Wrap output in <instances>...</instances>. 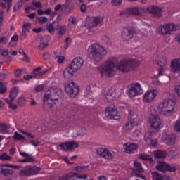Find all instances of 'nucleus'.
Here are the masks:
<instances>
[{
  "label": "nucleus",
  "mask_w": 180,
  "mask_h": 180,
  "mask_svg": "<svg viewBox=\"0 0 180 180\" xmlns=\"http://www.w3.org/2000/svg\"><path fill=\"white\" fill-rule=\"evenodd\" d=\"M74 72H76L75 70H74L72 68H71V66L69 65V66L66 68L63 71V77L68 79L69 78H71L72 75H74Z\"/></svg>",
  "instance_id": "393cba45"
},
{
  "label": "nucleus",
  "mask_w": 180,
  "mask_h": 180,
  "mask_svg": "<svg viewBox=\"0 0 180 180\" xmlns=\"http://www.w3.org/2000/svg\"><path fill=\"white\" fill-rule=\"evenodd\" d=\"M95 88H96V85L91 84L86 87V90L84 94V96L86 98L89 95H92V92L95 91Z\"/></svg>",
  "instance_id": "c756f323"
},
{
  "label": "nucleus",
  "mask_w": 180,
  "mask_h": 180,
  "mask_svg": "<svg viewBox=\"0 0 180 180\" xmlns=\"http://www.w3.org/2000/svg\"><path fill=\"white\" fill-rule=\"evenodd\" d=\"M108 54V51L101 44L94 43L89 46L87 49V55L89 58L93 60L96 63L103 60L105 56Z\"/></svg>",
  "instance_id": "20e7f679"
},
{
  "label": "nucleus",
  "mask_w": 180,
  "mask_h": 180,
  "mask_svg": "<svg viewBox=\"0 0 180 180\" xmlns=\"http://www.w3.org/2000/svg\"><path fill=\"white\" fill-rule=\"evenodd\" d=\"M70 178H72V173L65 174L58 178V180H70Z\"/></svg>",
  "instance_id": "5fc2aeb1"
},
{
  "label": "nucleus",
  "mask_w": 180,
  "mask_h": 180,
  "mask_svg": "<svg viewBox=\"0 0 180 180\" xmlns=\"http://www.w3.org/2000/svg\"><path fill=\"white\" fill-rule=\"evenodd\" d=\"M50 40H51V38H50V36L49 35L42 37L40 41L39 49H46V47L49 46V41H50Z\"/></svg>",
  "instance_id": "b1692460"
},
{
  "label": "nucleus",
  "mask_w": 180,
  "mask_h": 180,
  "mask_svg": "<svg viewBox=\"0 0 180 180\" xmlns=\"http://www.w3.org/2000/svg\"><path fill=\"white\" fill-rule=\"evenodd\" d=\"M9 51H8V49H4L1 51V56H2V57H7Z\"/></svg>",
  "instance_id": "0e129e2a"
},
{
  "label": "nucleus",
  "mask_w": 180,
  "mask_h": 180,
  "mask_svg": "<svg viewBox=\"0 0 180 180\" xmlns=\"http://www.w3.org/2000/svg\"><path fill=\"white\" fill-rule=\"evenodd\" d=\"M153 180H171L169 177L165 176H163L160 173L154 172L152 173Z\"/></svg>",
  "instance_id": "bb28decb"
},
{
  "label": "nucleus",
  "mask_w": 180,
  "mask_h": 180,
  "mask_svg": "<svg viewBox=\"0 0 180 180\" xmlns=\"http://www.w3.org/2000/svg\"><path fill=\"white\" fill-rule=\"evenodd\" d=\"M105 150H106V148H98L96 150V153H97L98 155H99L100 157H103Z\"/></svg>",
  "instance_id": "603ef678"
},
{
  "label": "nucleus",
  "mask_w": 180,
  "mask_h": 180,
  "mask_svg": "<svg viewBox=\"0 0 180 180\" xmlns=\"http://www.w3.org/2000/svg\"><path fill=\"white\" fill-rule=\"evenodd\" d=\"M32 26V23L30 22H25L22 27V32H29V29Z\"/></svg>",
  "instance_id": "a18cd8bd"
},
{
  "label": "nucleus",
  "mask_w": 180,
  "mask_h": 180,
  "mask_svg": "<svg viewBox=\"0 0 180 180\" xmlns=\"http://www.w3.org/2000/svg\"><path fill=\"white\" fill-rule=\"evenodd\" d=\"M39 172H40V167L27 166L21 169L19 174L21 176H30V175H36Z\"/></svg>",
  "instance_id": "f8f14e48"
},
{
  "label": "nucleus",
  "mask_w": 180,
  "mask_h": 180,
  "mask_svg": "<svg viewBox=\"0 0 180 180\" xmlns=\"http://www.w3.org/2000/svg\"><path fill=\"white\" fill-rule=\"evenodd\" d=\"M134 115V110H129L128 112V120L129 119H136V118H133Z\"/></svg>",
  "instance_id": "69168bd1"
},
{
  "label": "nucleus",
  "mask_w": 180,
  "mask_h": 180,
  "mask_svg": "<svg viewBox=\"0 0 180 180\" xmlns=\"http://www.w3.org/2000/svg\"><path fill=\"white\" fill-rule=\"evenodd\" d=\"M171 72L180 74V58L172 60L170 63Z\"/></svg>",
  "instance_id": "6ab92c4d"
},
{
  "label": "nucleus",
  "mask_w": 180,
  "mask_h": 180,
  "mask_svg": "<svg viewBox=\"0 0 180 180\" xmlns=\"http://www.w3.org/2000/svg\"><path fill=\"white\" fill-rule=\"evenodd\" d=\"M101 40H103V41H104V43H106V44H108V46H110V44H112V42L110 41L109 37L106 35H103L101 37Z\"/></svg>",
  "instance_id": "864d4df0"
},
{
  "label": "nucleus",
  "mask_w": 180,
  "mask_h": 180,
  "mask_svg": "<svg viewBox=\"0 0 180 180\" xmlns=\"http://www.w3.org/2000/svg\"><path fill=\"white\" fill-rule=\"evenodd\" d=\"M175 131L180 132V120H177L174 127Z\"/></svg>",
  "instance_id": "4d7b16f0"
},
{
  "label": "nucleus",
  "mask_w": 180,
  "mask_h": 180,
  "mask_svg": "<svg viewBox=\"0 0 180 180\" xmlns=\"http://www.w3.org/2000/svg\"><path fill=\"white\" fill-rule=\"evenodd\" d=\"M19 153L21 157H25L24 159L20 160V162H34V161H36V160H34V158H33V156L31 154H28L26 152H22L20 150H19Z\"/></svg>",
  "instance_id": "4be33fe9"
},
{
  "label": "nucleus",
  "mask_w": 180,
  "mask_h": 180,
  "mask_svg": "<svg viewBox=\"0 0 180 180\" xmlns=\"http://www.w3.org/2000/svg\"><path fill=\"white\" fill-rule=\"evenodd\" d=\"M153 138L151 136V132L148 131L145 134L144 139L146 141H148V140H151Z\"/></svg>",
  "instance_id": "13d9d810"
},
{
  "label": "nucleus",
  "mask_w": 180,
  "mask_h": 180,
  "mask_svg": "<svg viewBox=\"0 0 180 180\" xmlns=\"http://www.w3.org/2000/svg\"><path fill=\"white\" fill-rule=\"evenodd\" d=\"M164 142L167 146H171L172 143H175V137L168 135L164 139Z\"/></svg>",
  "instance_id": "f704fd0d"
},
{
  "label": "nucleus",
  "mask_w": 180,
  "mask_h": 180,
  "mask_svg": "<svg viewBox=\"0 0 180 180\" xmlns=\"http://www.w3.org/2000/svg\"><path fill=\"white\" fill-rule=\"evenodd\" d=\"M86 134V129L79 127L77 130V136H85Z\"/></svg>",
  "instance_id": "c03bdc74"
},
{
  "label": "nucleus",
  "mask_w": 180,
  "mask_h": 180,
  "mask_svg": "<svg viewBox=\"0 0 180 180\" xmlns=\"http://www.w3.org/2000/svg\"><path fill=\"white\" fill-rule=\"evenodd\" d=\"M117 63V58L115 57L108 58L104 64L97 68L98 74L101 75V77L105 76L112 78L115 65L117 70L126 73L134 71L140 65V61L134 58H124L122 59L118 63Z\"/></svg>",
  "instance_id": "f257e3e1"
},
{
  "label": "nucleus",
  "mask_w": 180,
  "mask_h": 180,
  "mask_svg": "<svg viewBox=\"0 0 180 180\" xmlns=\"http://www.w3.org/2000/svg\"><path fill=\"white\" fill-rule=\"evenodd\" d=\"M18 104L19 106H25L26 105V98L25 97H20L18 100Z\"/></svg>",
  "instance_id": "8fccbe9b"
},
{
  "label": "nucleus",
  "mask_w": 180,
  "mask_h": 180,
  "mask_svg": "<svg viewBox=\"0 0 180 180\" xmlns=\"http://www.w3.org/2000/svg\"><path fill=\"white\" fill-rule=\"evenodd\" d=\"M69 65L74 71L77 72L78 70H81L84 65V59L81 57L75 58Z\"/></svg>",
  "instance_id": "a211bd4d"
},
{
  "label": "nucleus",
  "mask_w": 180,
  "mask_h": 180,
  "mask_svg": "<svg viewBox=\"0 0 180 180\" xmlns=\"http://www.w3.org/2000/svg\"><path fill=\"white\" fill-rule=\"evenodd\" d=\"M144 13H146V8L136 6L122 10L120 13V16H141Z\"/></svg>",
  "instance_id": "423d86ee"
},
{
  "label": "nucleus",
  "mask_w": 180,
  "mask_h": 180,
  "mask_svg": "<svg viewBox=\"0 0 180 180\" xmlns=\"http://www.w3.org/2000/svg\"><path fill=\"white\" fill-rule=\"evenodd\" d=\"M144 90L141 87V84L139 82H134L127 87V95L129 98H134L139 95H142Z\"/></svg>",
  "instance_id": "0eeeda50"
},
{
  "label": "nucleus",
  "mask_w": 180,
  "mask_h": 180,
  "mask_svg": "<svg viewBox=\"0 0 180 180\" xmlns=\"http://www.w3.org/2000/svg\"><path fill=\"white\" fill-rule=\"evenodd\" d=\"M122 37L125 41L133 40L135 43H143L146 40V34L141 31L134 32L131 27H127L123 29Z\"/></svg>",
  "instance_id": "39448f33"
},
{
  "label": "nucleus",
  "mask_w": 180,
  "mask_h": 180,
  "mask_svg": "<svg viewBox=\"0 0 180 180\" xmlns=\"http://www.w3.org/2000/svg\"><path fill=\"white\" fill-rule=\"evenodd\" d=\"M13 139V140H15V141H20L21 140H26V138L25 136H23V135L19 134L18 131H15L14 133Z\"/></svg>",
  "instance_id": "c9c22d12"
},
{
  "label": "nucleus",
  "mask_w": 180,
  "mask_h": 180,
  "mask_svg": "<svg viewBox=\"0 0 180 180\" xmlns=\"http://www.w3.org/2000/svg\"><path fill=\"white\" fill-rule=\"evenodd\" d=\"M70 115H72V116L70 117L71 119H75V120H77V122H79L81 117H82V115H79V112H74L72 111H70Z\"/></svg>",
  "instance_id": "58836bf2"
},
{
  "label": "nucleus",
  "mask_w": 180,
  "mask_h": 180,
  "mask_svg": "<svg viewBox=\"0 0 180 180\" xmlns=\"http://www.w3.org/2000/svg\"><path fill=\"white\" fill-rule=\"evenodd\" d=\"M103 22V18L101 16L91 18L86 20V27L89 30V34H94L96 30V27Z\"/></svg>",
  "instance_id": "6e6552de"
},
{
  "label": "nucleus",
  "mask_w": 180,
  "mask_h": 180,
  "mask_svg": "<svg viewBox=\"0 0 180 180\" xmlns=\"http://www.w3.org/2000/svg\"><path fill=\"white\" fill-rule=\"evenodd\" d=\"M123 0H112L111 4L112 5V6H120Z\"/></svg>",
  "instance_id": "6e6d98bb"
},
{
  "label": "nucleus",
  "mask_w": 180,
  "mask_h": 180,
  "mask_svg": "<svg viewBox=\"0 0 180 180\" xmlns=\"http://www.w3.org/2000/svg\"><path fill=\"white\" fill-rule=\"evenodd\" d=\"M174 92L178 95V96H180V84L175 86Z\"/></svg>",
  "instance_id": "338daca9"
},
{
  "label": "nucleus",
  "mask_w": 180,
  "mask_h": 180,
  "mask_svg": "<svg viewBox=\"0 0 180 180\" xmlns=\"http://www.w3.org/2000/svg\"><path fill=\"white\" fill-rule=\"evenodd\" d=\"M156 169H158V171H160V172H176V167L169 165L165 163V162H158L156 165Z\"/></svg>",
  "instance_id": "ddd939ff"
},
{
  "label": "nucleus",
  "mask_w": 180,
  "mask_h": 180,
  "mask_svg": "<svg viewBox=\"0 0 180 180\" xmlns=\"http://www.w3.org/2000/svg\"><path fill=\"white\" fill-rule=\"evenodd\" d=\"M137 120L129 119L128 122L124 125L123 129L126 131H130L131 130H133V127H134V126H137Z\"/></svg>",
  "instance_id": "5701e85b"
},
{
  "label": "nucleus",
  "mask_w": 180,
  "mask_h": 180,
  "mask_svg": "<svg viewBox=\"0 0 180 180\" xmlns=\"http://www.w3.org/2000/svg\"><path fill=\"white\" fill-rule=\"evenodd\" d=\"M139 146L134 143H127L124 144V149L127 154H134L137 151Z\"/></svg>",
  "instance_id": "412c9836"
},
{
  "label": "nucleus",
  "mask_w": 180,
  "mask_h": 180,
  "mask_svg": "<svg viewBox=\"0 0 180 180\" xmlns=\"http://www.w3.org/2000/svg\"><path fill=\"white\" fill-rule=\"evenodd\" d=\"M72 178H76V179L75 180H79V179L85 180V178H86V175L85 174L78 175V173H72Z\"/></svg>",
  "instance_id": "37998d69"
},
{
  "label": "nucleus",
  "mask_w": 180,
  "mask_h": 180,
  "mask_svg": "<svg viewBox=\"0 0 180 180\" xmlns=\"http://www.w3.org/2000/svg\"><path fill=\"white\" fill-rule=\"evenodd\" d=\"M18 96V89H16V87H14L12 89V90L10 91L9 94V98H10V101H13V99H15V98H16V96Z\"/></svg>",
  "instance_id": "e433bc0d"
},
{
  "label": "nucleus",
  "mask_w": 180,
  "mask_h": 180,
  "mask_svg": "<svg viewBox=\"0 0 180 180\" xmlns=\"http://www.w3.org/2000/svg\"><path fill=\"white\" fill-rule=\"evenodd\" d=\"M12 158L9 155H8L6 153H2L0 155V160H2V161H11Z\"/></svg>",
  "instance_id": "de8ad7c7"
},
{
  "label": "nucleus",
  "mask_w": 180,
  "mask_h": 180,
  "mask_svg": "<svg viewBox=\"0 0 180 180\" xmlns=\"http://www.w3.org/2000/svg\"><path fill=\"white\" fill-rule=\"evenodd\" d=\"M4 101L8 103V105L11 109L15 110V109L18 108V105H16L15 103H13L12 100H9L8 98H5Z\"/></svg>",
  "instance_id": "ea45409f"
},
{
  "label": "nucleus",
  "mask_w": 180,
  "mask_h": 180,
  "mask_svg": "<svg viewBox=\"0 0 180 180\" xmlns=\"http://www.w3.org/2000/svg\"><path fill=\"white\" fill-rule=\"evenodd\" d=\"M1 174L5 176H6L7 175H12V174H13V170L8 168H3L1 169Z\"/></svg>",
  "instance_id": "79ce46f5"
},
{
  "label": "nucleus",
  "mask_w": 180,
  "mask_h": 180,
  "mask_svg": "<svg viewBox=\"0 0 180 180\" xmlns=\"http://www.w3.org/2000/svg\"><path fill=\"white\" fill-rule=\"evenodd\" d=\"M105 115L108 119H113L114 120H119L120 119V115L117 112V108H116L115 105H110L106 108Z\"/></svg>",
  "instance_id": "9b49d317"
},
{
  "label": "nucleus",
  "mask_w": 180,
  "mask_h": 180,
  "mask_svg": "<svg viewBox=\"0 0 180 180\" xmlns=\"http://www.w3.org/2000/svg\"><path fill=\"white\" fill-rule=\"evenodd\" d=\"M63 95L64 93L63 92V90L60 89L51 88L47 90L44 96V109H45V110H47V109L53 108L54 105H57V103H58V101H60V99H63Z\"/></svg>",
  "instance_id": "f03ea898"
},
{
  "label": "nucleus",
  "mask_w": 180,
  "mask_h": 180,
  "mask_svg": "<svg viewBox=\"0 0 180 180\" xmlns=\"http://www.w3.org/2000/svg\"><path fill=\"white\" fill-rule=\"evenodd\" d=\"M146 11L150 13L153 18H161L162 16V8L158 6H149Z\"/></svg>",
  "instance_id": "dca6fc26"
},
{
  "label": "nucleus",
  "mask_w": 180,
  "mask_h": 180,
  "mask_svg": "<svg viewBox=\"0 0 180 180\" xmlns=\"http://www.w3.org/2000/svg\"><path fill=\"white\" fill-rule=\"evenodd\" d=\"M46 30L49 32V33H54V25L53 23H49L46 26Z\"/></svg>",
  "instance_id": "3c124183"
},
{
  "label": "nucleus",
  "mask_w": 180,
  "mask_h": 180,
  "mask_svg": "<svg viewBox=\"0 0 180 180\" xmlns=\"http://www.w3.org/2000/svg\"><path fill=\"white\" fill-rule=\"evenodd\" d=\"M150 144L151 146H153V147H157V146H158V141L157 140V139H150Z\"/></svg>",
  "instance_id": "e2e57ef3"
},
{
  "label": "nucleus",
  "mask_w": 180,
  "mask_h": 180,
  "mask_svg": "<svg viewBox=\"0 0 180 180\" xmlns=\"http://www.w3.org/2000/svg\"><path fill=\"white\" fill-rule=\"evenodd\" d=\"M104 96L105 98V102H112L114 99L113 97V90H108L105 94Z\"/></svg>",
  "instance_id": "2f4dec72"
},
{
  "label": "nucleus",
  "mask_w": 180,
  "mask_h": 180,
  "mask_svg": "<svg viewBox=\"0 0 180 180\" xmlns=\"http://www.w3.org/2000/svg\"><path fill=\"white\" fill-rule=\"evenodd\" d=\"M149 123L150 124V129L152 130H160L161 127V119L158 115H152L149 117Z\"/></svg>",
  "instance_id": "f3484780"
},
{
  "label": "nucleus",
  "mask_w": 180,
  "mask_h": 180,
  "mask_svg": "<svg viewBox=\"0 0 180 180\" xmlns=\"http://www.w3.org/2000/svg\"><path fill=\"white\" fill-rule=\"evenodd\" d=\"M49 71H50V69H45L44 70H41L39 73H38L37 75V76H35V78L37 79L41 78V77H43L44 75V74H47V72H49Z\"/></svg>",
  "instance_id": "49530a36"
},
{
  "label": "nucleus",
  "mask_w": 180,
  "mask_h": 180,
  "mask_svg": "<svg viewBox=\"0 0 180 180\" xmlns=\"http://www.w3.org/2000/svg\"><path fill=\"white\" fill-rule=\"evenodd\" d=\"M65 91L70 98H75L79 92V86L74 82L65 84Z\"/></svg>",
  "instance_id": "9d476101"
},
{
  "label": "nucleus",
  "mask_w": 180,
  "mask_h": 180,
  "mask_svg": "<svg viewBox=\"0 0 180 180\" xmlns=\"http://www.w3.org/2000/svg\"><path fill=\"white\" fill-rule=\"evenodd\" d=\"M67 32V27L65 25L59 26L58 30V34L59 36H64Z\"/></svg>",
  "instance_id": "4c0bfd02"
},
{
  "label": "nucleus",
  "mask_w": 180,
  "mask_h": 180,
  "mask_svg": "<svg viewBox=\"0 0 180 180\" xmlns=\"http://www.w3.org/2000/svg\"><path fill=\"white\" fill-rule=\"evenodd\" d=\"M69 23H72V25L77 24V18L75 17L70 16L68 19Z\"/></svg>",
  "instance_id": "052dcab7"
},
{
  "label": "nucleus",
  "mask_w": 180,
  "mask_h": 180,
  "mask_svg": "<svg viewBox=\"0 0 180 180\" xmlns=\"http://www.w3.org/2000/svg\"><path fill=\"white\" fill-rule=\"evenodd\" d=\"M19 131L22 134H25V136H27V137H28V139H34V135H32V134H30L26 131H23V129H19Z\"/></svg>",
  "instance_id": "09e8293b"
},
{
  "label": "nucleus",
  "mask_w": 180,
  "mask_h": 180,
  "mask_svg": "<svg viewBox=\"0 0 180 180\" xmlns=\"http://www.w3.org/2000/svg\"><path fill=\"white\" fill-rule=\"evenodd\" d=\"M140 160H143V161H148L150 164H153L154 162V160H153V158L150 156L149 155H147L146 153H141L139 155Z\"/></svg>",
  "instance_id": "473e14b6"
},
{
  "label": "nucleus",
  "mask_w": 180,
  "mask_h": 180,
  "mask_svg": "<svg viewBox=\"0 0 180 180\" xmlns=\"http://www.w3.org/2000/svg\"><path fill=\"white\" fill-rule=\"evenodd\" d=\"M134 167L136 172H139V174L144 172V169L141 166V163L140 162L135 160L134 162Z\"/></svg>",
  "instance_id": "7c9ffc66"
},
{
  "label": "nucleus",
  "mask_w": 180,
  "mask_h": 180,
  "mask_svg": "<svg viewBox=\"0 0 180 180\" xmlns=\"http://www.w3.org/2000/svg\"><path fill=\"white\" fill-rule=\"evenodd\" d=\"M23 2H27V0H20L13 6V12L16 11H20L23 6Z\"/></svg>",
  "instance_id": "72a5a7b5"
},
{
  "label": "nucleus",
  "mask_w": 180,
  "mask_h": 180,
  "mask_svg": "<svg viewBox=\"0 0 180 180\" xmlns=\"http://www.w3.org/2000/svg\"><path fill=\"white\" fill-rule=\"evenodd\" d=\"M85 167L84 166H77L75 167L74 171H76V172H81L84 171Z\"/></svg>",
  "instance_id": "680f3d73"
},
{
  "label": "nucleus",
  "mask_w": 180,
  "mask_h": 180,
  "mask_svg": "<svg viewBox=\"0 0 180 180\" xmlns=\"http://www.w3.org/2000/svg\"><path fill=\"white\" fill-rule=\"evenodd\" d=\"M43 89H44V87L43 86V85H38L35 87L36 92H41Z\"/></svg>",
  "instance_id": "774afa93"
},
{
  "label": "nucleus",
  "mask_w": 180,
  "mask_h": 180,
  "mask_svg": "<svg viewBox=\"0 0 180 180\" xmlns=\"http://www.w3.org/2000/svg\"><path fill=\"white\" fill-rule=\"evenodd\" d=\"M168 153L165 150H158L154 152L155 158H165Z\"/></svg>",
  "instance_id": "c85d7f7f"
},
{
  "label": "nucleus",
  "mask_w": 180,
  "mask_h": 180,
  "mask_svg": "<svg viewBox=\"0 0 180 180\" xmlns=\"http://www.w3.org/2000/svg\"><path fill=\"white\" fill-rule=\"evenodd\" d=\"M6 91V87L4 85V82H0V94H5Z\"/></svg>",
  "instance_id": "bf43d9fd"
},
{
  "label": "nucleus",
  "mask_w": 180,
  "mask_h": 180,
  "mask_svg": "<svg viewBox=\"0 0 180 180\" xmlns=\"http://www.w3.org/2000/svg\"><path fill=\"white\" fill-rule=\"evenodd\" d=\"M175 112V101L166 99L160 101L158 110L154 106H150V116H158V113L164 116H171Z\"/></svg>",
  "instance_id": "7ed1b4c3"
},
{
  "label": "nucleus",
  "mask_w": 180,
  "mask_h": 180,
  "mask_svg": "<svg viewBox=\"0 0 180 180\" xmlns=\"http://www.w3.org/2000/svg\"><path fill=\"white\" fill-rule=\"evenodd\" d=\"M78 147V143L75 141H67L59 144V148L62 151H72V150H75Z\"/></svg>",
  "instance_id": "4468645a"
},
{
  "label": "nucleus",
  "mask_w": 180,
  "mask_h": 180,
  "mask_svg": "<svg viewBox=\"0 0 180 180\" xmlns=\"http://www.w3.org/2000/svg\"><path fill=\"white\" fill-rule=\"evenodd\" d=\"M63 9L66 12H71L74 10V3L72 1H65V4L62 6Z\"/></svg>",
  "instance_id": "cd10ccee"
},
{
  "label": "nucleus",
  "mask_w": 180,
  "mask_h": 180,
  "mask_svg": "<svg viewBox=\"0 0 180 180\" xmlns=\"http://www.w3.org/2000/svg\"><path fill=\"white\" fill-rule=\"evenodd\" d=\"M157 95H158V91L156 89L147 91L143 94V101L146 103H150V102H153L157 98Z\"/></svg>",
  "instance_id": "2eb2a0df"
},
{
  "label": "nucleus",
  "mask_w": 180,
  "mask_h": 180,
  "mask_svg": "<svg viewBox=\"0 0 180 180\" xmlns=\"http://www.w3.org/2000/svg\"><path fill=\"white\" fill-rule=\"evenodd\" d=\"M155 61L158 65L160 67V68L158 69V75H162V72H164V67L168 64V62L165 58H162L161 56H158L155 58Z\"/></svg>",
  "instance_id": "aec40b11"
},
{
  "label": "nucleus",
  "mask_w": 180,
  "mask_h": 180,
  "mask_svg": "<svg viewBox=\"0 0 180 180\" xmlns=\"http://www.w3.org/2000/svg\"><path fill=\"white\" fill-rule=\"evenodd\" d=\"M178 29H179V26L178 25L169 23L161 25L158 27V32L160 34L165 36V34H171L172 32H175V30H178Z\"/></svg>",
  "instance_id": "1a4fd4ad"
},
{
  "label": "nucleus",
  "mask_w": 180,
  "mask_h": 180,
  "mask_svg": "<svg viewBox=\"0 0 180 180\" xmlns=\"http://www.w3.org/2000/svg\"><path fill=\"white\" fill-rule=\"evenodd\" d=\"M113 155L108 148H105L104 155H103V158H105V160H110V158H112Z\"/></svg>",
  "instance_id": "a19ab883"
},
{
  "label": "nucleus",
  "mask_w": 180,
  "mask_h": 180,
  "mask_svg": "<svg viewBox=\"0 0 180 180\" xmlns=\"http://www.w3.org/2000/svg\"><path fill=\"white\" fill-rule=\"evenodd\" d=\"M9 129H11V124H0V134H9Z\"/></svg>",
  "instance_id": "a878e982"
}]
</instances>
